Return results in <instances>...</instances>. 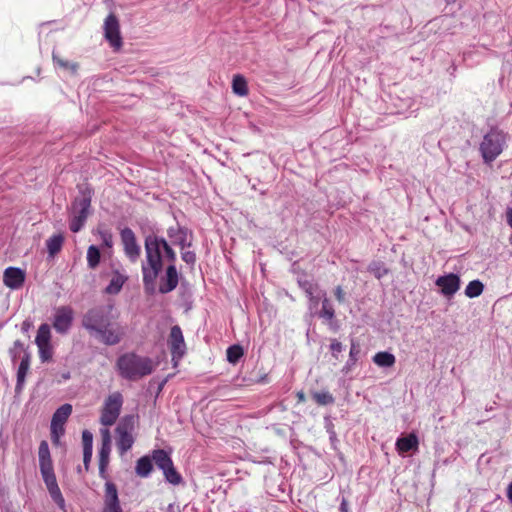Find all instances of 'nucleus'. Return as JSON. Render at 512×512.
<instances>
[{
    "mask_svg": "<svg viewBox=\"0 0 512 512\" xmlns=\"http://www.w3.org/2000/svg\"><path fill=\"white\" fill-rule=\"evenodd\" d=\"M491 410H493V406L486 407V411H491Z\"/></svg>",
    "mask_w": 512,
    "mask_h": 512,
    "instance_id": "64",
    "label": "nucleus"
},
{
    "mask_svg": "<svg viewBox=\"0 0 512 512\" xmlns=\"http://www.w3.org/2000/svg\"><path fill=\"white\" fill-rule=\"evenodd\" d=\"M72 322L73 310L71 307L61 306L57 308L54 316L53 327L58 333H67L72 325Z\"/></svg>",
    "mask_w": 512,
    "mask_h": 512,
    "instance_id": "13",
    "label": "nucleus"
},
{
    "mask_svg": "<svg viewBox=\"0 0 512 512\" xmlns=\"http://www.w3.org/2000/svg\"><path fill=\"white\" fill-rule=\"evenodd\" d=\"M165 480L172 485H179L182 483L183 478L180 473L175 469L174 464L171 463L163 470Z\"/></svg>",
    "mask_w": 512,
    "mask_h": 512,
    "instance_id": "29",
    "label": "nucleus"
},
{
    "mask_svg": "<svg viewBox=\"0 0 512 512\" xmlns=\"http://www.w3.org/2000/svg\"><path fill=\"white\" fill-rule=\"evenodd\" d=\"M506 133L498 127H492L483 137L480 152L485 163L493 162L503 151Z\"/></svg>",
    "mask_w": 512,
    "mask_h": 512,
    "instance_id": "4",
    "label": "nucleus"
},
{
    "mask_svg": "<svg viewBox=\"0 0 512 512\" xmlns=\"http://www.w3.org/2000/svg\"><path fill=\"white\" fill-rule=\"evenodd\" d=\"M72 413V405L65 403L56 409L52 416L51 420V428L55 430L56 426H59L60 433L64 434V424L68 420L69 416Z\"/></svg>",
    "mask_w": 512,
    "mask_h": 512,
    "instance_id": "16",
    "label": "nucleus"
},
{
    "mask_svg": "<svg viewBox=\"0 0 512 512\" xmlns=\"http://www.w3.org/2000/svg\"><path fill=\"white\" fill-rule=\"evenodd\" d=\"M113 315L112 305L92 307L83 314L81 326L87 331L89 336L92 337L105 322L113 320Z\"/></svg>",
    "mask_w": 512,
    "mask_h": 512,
    "instance_id": "5",
    "label": "nucleus"
},
{
    "mask_svg": "<svg viewBox=\"0 0 512 512\" xmlns=\"http://www.w3.org/2000/svg\"><path fill=\"white\" fill-rule=\"evenodd\" d=\"M98 234L102 240L103 246L107 248L113 247V234L107 229H98Z\"/></svg>",
    "mask_w": 512,
    "mask_h": 512,
    "instance_id": "42",
    "label": "nucleus"
},
{
    "mask_svg": "<svg viewBox=\"0 0 512 512\" xmlns=\"http://www.w3.org/2000/svg\"><path fill=\"white\" fill-rule=\"evenodd\" d=\"M340 511L348 512V501L343 497L340 503Z\"/></svg>",
    "mask_w": 512,
    "mask_h": 512,
    "instance_id": "55",
    "label": "nucleus"
},
{
    "mask_svg": "<svg viewBox=\"0 0 512 512\" xmlns=\"http://www.w3.org/2000/svg\"><path fill=\"white\" fill-rule=\"evenodd\" d=\"M135 422L136 419L134 415H125L120 419L115 428L116 445L120 456L126 454L135 442V438L133 436Z\"/></svg>",
    "mask_w": 512,
    "mask_h": 512,
    "instance_id": "6",
    "label": "nucleus"
},
{
    "mask_svg": "<svg viewBox=\"0 0 512 512\" xmlns=\"http://www.w3.org/2000/svg\"><path fill=\"white\" fill-rule=\"evenodd\" d=\"M298 284H299V286L304 290V292H305L306 290H309L312 286H314V285H315V284H314V283H312L310 280H308V279H302V278L298 279Z\"/></svg>",
    "mask_w": 512,
    "mask_h": 512,
    "instance_id": "53",
    "label": "nucleus"
},
{
    "mask_svg": "<svg viewBox=\"0 0 512 512\" xmlns=\"http://www.w3.org/2000/svg\"><path fill=\"white\" fill-rule=\"evenodd\" d=\"M39 468L40 470L51 469L53 467V461L50 454V449L47 441L43 440L39 444L38 449Z\"/></svg>",
    "mask_w": 512,
    "mask_h": 512,
    "instance_id": "19",
    "label": "nucleus"
},
{
    "mask_svg": "<svg viewBox=\"0 0 512 512\" xmlns=\"http://www.w3.org/2000/svg\"><path fill=\"white\" fill-rule=\"evenodd\" d=\"M179 283V273L175 264H169L163 275L159 278L158 291L161 294H168L176 289Z\"/></svg>",
    "mask_w": 512,
    "mask_h": 512,
    "instance_id": "12",
    "label": "nucleus"
},
{
    "mask_svg": "<svg viewBox=\"0 0 512 512\" xmlns=\"http://www.w3.org/2000/svg\"><path fill=\"white\" fill-rule=\"evenodd\" d=\"M418 437L414 433H410L404 437H400L396 441V448L399 453H407L418 449Z\"/></svg>",
    "mask_w": 512,
    "mask_h": 512,
    "instance_id": "18",
    "label": "nucleus"
},
{
    "mask_svg": "<svg viewBox=\"0 0 512 512\" xmlns=\"http://www.w3.org/2000/svg\"><path fill=\"white\" fill-rule=\"evenodd\" d=\"M59 437H60L59 435H57V436H51V439H52V441H53L55 444H57V443L59 442Z\"/></svg>",
    "mask_w": 512,
    "mask_h": 512,
    "instance_id": "61",
    "label": "nucleus"
},
{
    "mask_svg": "<svg viewBox=\"0 0 512 512\" xmlns=\"http://www.w3.org/2000/svg\"><path fill=\"white\" fill-rule=\"evenodd\" d=\"M102 512H123V510L119 501L115 503H106V505H103Z\"/></svg>",
    "mask_w": 512,
    "mask_h": 512,
    "instance_id": "48",
    "label": "nucleus"
},
{
    "mask_svg": "<svg viewBox=\"0 0 512 512\" xmlns=\"http://www.w3.org/2000/svg\"><path fill=\"white\" fill-rule=\"evenodd\" d=\"M315 289H316V285L312 286L309 290L305 291V293H306L307 297L309 298V300H313Z\"/></svg>",
    "mask_w": 512,
    "mask_h": 512,
    "instance_id": "57",
    "label": "nucleus"
},
{
    "mask_svg": "<svg viewBox=\"0 0 512 512\" xmlns=\"http://www.w3.org/2000/svg\"><path fill=\"white\" fill-rule=\"evenodd\" d=\"M40 473H41L42 479L46 485L47 490L52 487L58 486L54 468L40 470Z\"/></svg>",
    "mask_w": 512,
    "mask_h": 512,
    "instance_id": "37",
    "label": "nucleus"
},
{
    "mask_svg": "<svg viewBox=\"0 0 512 512\" xmlns=\"http://www.w3.org/2000/svg\"><path fill=\"white\" fill-rule=\"evenodd\" d=\"M344 350V346L337 339H331L330 342V351L332 353L333 358L336 360L339 359V354Z\"/></svg>",
    "mask_w": 512,
    "mask_h": 512,
    "instance_id": "44",
    "label": "nucleus"
},
{
    "mask_svg": "<svg viewBox=\"0 0 512 512\" xmlns=\"http://www.w3.org/2000/svg\"><path fill=\"white\" fill-rule=\"evenodd\" d=\"M120 239L126 257L135 263L141 255V247L137 242L136 235L129 227H125L120 231Z\"/></svg>",
    "mask_w": 512,
    "mask_h": 512,
    "instance_id": "9",
    "label": "nucleus"
},
{
    "mask_svg": "<svg viewBox=\"0 0 512 512\" xmlns=\"http://www.w3.org/2000/svg\"><path fill=\"white\" fill-rule=\"evenodd\" d=\"M373 361L380 367H391L395 364V356L390 352H378L374 355Z\"/></svg>",
    "mask_w": 512,
    "mask_h": 512,
    "instance_id": "24",
    "label": "nucleus"
},
{
    "mask_svg": "<svg viewBox=\"0 0 512 512\" xmlns=\"http://www.w3.org/2000/svg\"><path fill=\"white\" fill-rule=\"evenodd\" d=\"M125 336V327L117 321V316L113 315V320L105 322L91 338L106 346H116Z\"/></svg>",
    "mask_w": 512,
    "mask_h": 512,
    "instance_id": "7",
    "label": "nucleus"
},
{
    "mask_svg": "<svg viewBox=\"0 0 512 512\" xmlns=\"http://www.w3.org/2000/svg\"><path fill=\"white\" fill-rule=\"evenodd\" d=\"M319 318L331 322L335 317V310L327 297L322 300V307L318 313Z\"/></svg>",
    "mask_w": 512,
    "mask_h": 512,
    "instance_id": "28",
    "label": "nucleus"
},
{
    "mask_svg": "<svg viewBox=\"0 0 512 512\" xmlns=\"http://www.w3.org/2000/svg\"><path fill=\"white\" fill-rule=\"evenodd\" d=\"M126 278L120 274H116L110 280L109 285L106 287L105 291L108 294H117L122 289Z\"/></svg>",
    "mask_w": 512,
    "mask_h": 512,
    "instance_id": "33",
    "label": "nucleus"
},
{
    "mask_svg": "<svg viewBox=\"0 0 512 512\" xmlns=\"http://www.w3.org/2000/svg\"><path fill=\"white\" fill-rule=\"evenodd\" d=\"M123 404V397L119 392L110 394L101 411L100 423L103 426H112L120 415Z\"/></svg>",
    "mask_w": 512,
    "mask_h": 512,
    "instance_id": "8",
    "label": "nucleus"
},
{
    "mask_svg": "<svg viewBox=\"0 0 512 512\" xmlns=\"http://www.w3.org/2000/svg\"><path fill=\"white\" fill-rule=\"evenodd\" d=\"M111 452V445L101 444L99 449V463L109 464V455Z\"/></svg>",
    "mask_w": 512,
    "mask_h": 512,
    "instance_id": "45",
    "label": "nucleus"
},
{
    "mask_svg": "<svg viewBox=\"0 0 512 512\" xmlns=\"http://www.w3.org/2000/svg\"><path fill=\"white\" fill-rule=\"evenodd\" d=\"M100 259H101V253H100L99 248L95 245H90L87 250L88 267L91 269H95L99 265Z\"/></svg>",
    "mask_w": 512,
    "mask_h": 512,
    "instance_id": "31",
    "label": "nucleus"
},
{
    "mask_svg": "<svg viewBox=\"0 0 512 512\" xmlns=\"http://www.w3.org/2000/svg\"><path fill=\"white\" fill-rule=\"evenodd\" d=\"M334 294L338 302L343 303L345 301V292L341 286L335 288Z\"/></svg>",
    "mask_w": 512,
    "mask_h": 512,
    "instance_id": "52",
    "label": "nucleus"
},
{
    "mask_svg": "<svg viewBox=\"0 0 512 512\" xmlns=\"http://www.w3.org/2000/svg\"><path fill=\"white\" fill-rule=\"evenodd\" d=\"M173 360H179L185 353V342L181 328L175 325L170 330L168 340Z\"/></svg>",
    "mask_w": 512,
    "mask_h": 512,
    "instance_id": "14",
    "label": "nucleus"
},
{
    "mask_svg": "<svg viewBox=\"0 0 512 512\" xmlns=\"http://www.w3.org/2000/svg\"><path fill=\"white\" fill-rule=\"evenodd\" d=\"M152 461L156 464V466L160 470H164L166 467H168L171 463H173L170 455L168 452H166L163 449H156L152 452Z\"/></svg>",
    "mask_w": 512,
    "mask_h": 512,
    "instance_id": "22",
    "label": "nucleus"
},
{
    "mask_svg": "<svg viewBox=\"0 0 512 512\" xmlns=\"http://www.w3.org/2000/svg\"><path fill=\"white\" fill-rule=\"evenodd\" d=\"M360 353H361L360 344L356 340L352 339L351 345H350V351H349V358L342 369L343 372L348 373L349 371L352 370V368L356 365V363L359 359Z\"/></svg>",
    "mask_w": 512,
    "mask_h": 512,
    "instance_id": "20",
    "label": "nucleus"
},
{
    "mask_svg": "<svg viewBox=\"0 0 512 512\" xmlns=\"http://www.w3.org/2000/svg\"><path fill=\"white\" fill-rule=\"evenodd\" d=\"M484 285L480 280H472L465 288V295L468 298H476L482 294Z\"/></svg>",
    "mask_w": 512,
    "mask_h": 512,
    "instance_id": "32",
    "label": "nucleus"
},
{
    "mask_svg": "<svg viewBox=\"0 0 512 512\" xmlns=\"http://www.w3.org/2000/svg\"><path fill=\"white\" fill-rule=\"evenodd\" d=\"M298 398L300 401H303L304 400V393L303 392H299L298 393Z\"/></svg>",
    "mask_w": 512,
    "mask_h": 512,
    "instance_id": "62",
    "label": "nucleus"
},
{
    "mask_svg": "<svg viewBox=\"0 0 512 512\" xmlns=\"http://www.w3.org/2000/svg\"><path fill=\"white\" fill-rule=\"evenodd\" d=\"M104 36L109 44L115 48L119 49L122 46V37L120 34V25L118 18L115 14L110 13L105 21H104Z\"/></svg>",
    "mask_w": 512,
    "mask_h": 512,
    "instance_id": "10",
    "label": "nucleus"
},
{
    "mask_svg": "<svg viewBox=\"0 0 512 512\" xmlns=\"http://www.w3.org/2000/svg\"><path fill=\"white\" fill-rule=\"evenodd\" d=\"M25 352H28L24 346V343L20 340H16L13 343V346L9 349V355L13 363L16 362L18 358H21L22 354L25 355Z\"/></svg>",
    "mask_w": 512,
    "mask_h": 512,
    "instance_id": "36",
    "label": "nucleus"
},
{
    "mask_svg": "<svg viewBox=\"0 0 512 512\" xmlns=\"http://www.w3.org/2000/svg\"><path fill=\"white\" fill-rule=\"evenodd\" d=\"M507 223L512 228V208H508L506 211Z\"/></svg>",
    "mask_w": 512,
    "mask_h": 512,
    "instance_id": "56",
    "label": "nucleus"
},
{
    "mask_svg": "<svg viewBox=\"0 0 512 512\" xmlns=\"http://www.w3.org/2000/svg\"><path fill=\"white\" fill-rule=\"evenodd\" d=\"M172 243L178 245L181 250L190 248L192 246V232L186 227L184 230H181L178 237H176Z\"/></svg>",
    "mask_w": 512,
    "mask_h": 512,
    "instance_id": "25",
    "label": "nucleus"
},
{
    "mask_svg": "<svg viewBox=\"0 0 512 512\" xmlns=\"http://www.w3.org/2000/svg\"><path fill=\"white\" fill-rule=\"evenodd\" d=\"M53 62L61 68L70 69L72 73H76L78 65L69 61L63 60L55 52L52 53Z\"/></svg>",
    "mask_w": 512,
    "mask_h": 512,
    "instance_id": "40",
    "label": "nucleus"
},
{
    "mask_svg": "<svg viewBox=\"0 0 512 512\" xmlns=\"http://www.w3.org/2000/svg\"><path fill=\"white\" fill-rule=\"evenodd\" d=\"M63 378L64 379H69L70 378V373L63 374Z\"/></svg>",
    "mask_w": 512,
    "mask_h": 512,
    "instance_id": "63",
    "label": "nucleus"
},
{
    "mask_svg": "<svg viewBox=\"0 0 512 512\" xmlns=\"http://www.w3.org/2000/svg\"><path fill=\"white\" fill-rule=\"evenodd\" d=\"M25 276V272L21 268L8 267L4 271L3 282L8 288L16 290L23 286Z\"/></svg>",
    "mask_w": 512,
    "mask_h": 512,
    "instance_id": "15",
    "label": "nucleus"
},
{
    "mask_svg": "<svg viewBox=\"0 0 512 512\" xmlns=\"http://www.w3.org/2000/svg\"><path fill=\"white\" fill-rule=\"evenodd\" d=\"M435 284L440 288V292L444 297L451 298L460 289L461 279L459 275L449 273L439 276Z\"/></svg>",
    "mask_w": 512,
    "mask_h": 512,
    "instance_id": "11",
    "label": "nucleus"
},
{
    "mask_svg": "<svg viewBox=\"0 0 512 512\" xmlns=\"http://www.w3.org/2000/svg\"><path fill=\"white\" fill-rule=\"evenodd\" d=\"M368 271L371 272L377 279H381L388 273V269L382 262H372L368 266Z\"/></svg>",
    "mask_w": 512,
    "mask_h": 512,
    "instance_id": "39",
    "label": "nucleus"
},
{
    "mask_svg": "<svg viewBox=\"0 0 512 512\" xmlns=\"http://www.w3.org/2000/svg\"><path fill=\"white\" fill-rule=\"evenodd\" d=\"M31 355L29 352H25V355H22L21 361L17 370V379L15 391L20 393L24 387L25 378L30 368Z\"/></svg>",
    "mask_w": 512,
    "mask_h": 512,
    "instance_id": "17",
    "label": "nucleus"
},
{
    "mask_svg": "<svg viewBox=\"0 0 512 512\" xmlns=\"http://www.w3.org/2000/svg\"><path fill=\"white\" fill-rule=\"evenodd\" d=\"M35 343L37 346L51 344V329L48 324L43 323L39 326Z\"/></svg>",
    "mask_w": 512,
    "mask_h": 512,
    "instance_id": "23",
    "label": "nucleus"
},
{
    "mask_svg": "<svg viewBox=\"0 0 512 512\" xmlns=\"http://www.w3.org/2000/svg\"><path fill=\"white\" fill-rule=\"evenodd\" d=\"M48 492H49L51 499L55 502V504L59 507V509H61L63 512H66L67 510H66L65 499L62 495V492H61L59 486L52 487V488L48 489Z\"/></svg>",
    "mask_w": 512,
    "mask_h": 512,
    "instance_id": "35",
    "label": "nucleus"
},
{
    "mask_svg": "<svg viewBox=\"0 0 512 512\" xmlns=\"http://www.w3.org/2000/svg\"><path fill=\"white\" fill-rule=\"evenodd\" d=\"M153 470L152 460L149 456L140 457L135 466V472L138 476L146 478Z\"/></svg>",
    "mask_w": 512,
    "mask_h": 512,
    "instance_id": "21",
    "label": "nucleus"
},
{
    "mask_svg": "<svg viewBox=\"0 0 512 512\" xmlns=\"http://www.w3.org/2000/svg\"><path fill=\"white\" fill-rule=\"evenodd\" d=\"M79 195L75 197L71 204L72 217L69 222V228L72 232H79L85 225L90 214L92 190L88 186H79Z\"/></svg>",
    "mask_w": 512,
    "mask_h": 512,
    "instance_id": "3",
    "label": "nucleus"
},
{
    "mask_svg": "<svg viewBox=\"0 0 512 512\" xmlns=\"http://www.w3.org/2000/svg\"><path fill=\"white\" fill-rule=\"evenodd\" d=\"M312 397L318 405H330L335 401L333 395L328 391L315 392Z\"/></svg>",
    "mask_w": 512,
    "mask_h": 512,
    "instance_id": "38",
    "label": "nucleus"
},
{
    "mask_svg": "<svg viewBox=\"0 0 512 512\" xmlns=\"http://www.w3.org/2000/svg\"><path fill=\"white\" fill-rule=\"evenodd\" d=\"M39 350V358L41 362H48L52 359L53 356V347L51 344L49 345H40L37 346Z\"/></svg>",
    "mask_w": 512,
    "mask_h": 512,
    "instance_id": "41",
    "label": "nucleus"
},
{
    "mask_svg": "<svg viewBox=\"0 0 512 512\" xmlns=\"http://www.w3.org/2000/svg\"><path fill=\"white\" fill-rule=\"evenodd\" d=\"M63 242H64V238L62 235L57 234V235L51 236L46 241V246H47L49 255L54 256L55 254H57L61 250Z\"/></svg>",
    "mask_w": 512,
    "mask_h": 512,
    "instance_id": "27",
    "label": "nucleus"
},
{
    "mask_svg": "<svg viewBox=\"0 0 512 512\" xmlns=\"http://www.w3.org/2000/svg\"><path fill=\"white\" fill-rule=\"evenodd\" d=\"M107 467H108V464L107 463H99V476L100 478L109 481L108 478V474H107Z\"/></svg>",
    "mask_w": 512,
    "mask_h": 512,
    "instance_id": "50",
    "label": "nucleus"
},
{
    "mask_svg": "<svg viewBox=\"0 0 512 512\" xmlns=\"http://www.w3.org/2000/svg\"><path fill=\"white\" fill-rule=\"evenodd\" d=\"M310 302H312L314 305H317V304H318V302H319V297H317V296H315V295H314V296H313V300H310Z\"/></svg>",
    "mask_w": 512,
    "mask_h": 512,
    "instance_id": "60",
    "label": "nucleus"
},
{
    "mask_svg": "<svg viewBox=\"0 0 512 512\" xmlns=\"http://www.w3.org/2000/svg\"><path fill=\"white\" fill-rule=\"evenodd\" d=\"M186 227L176 225L171 226L167 229V235L168 237L173 241L178 235L180 234L181 230H184Z\"/></svg>",
    "mask_w": 512,
    "mask_h": 512,
    "instance_id": "47",
    "label": "nucleus"
},
{
    "mask_svg": "<svg viewBox=\"0 0 512 512\" xmlns=\"http://www.w3.org/2000/svg\"><path fill=\"white\" fill-rule=\"evenodd\" d=\"M32 326H33L32 321L29 319H26L23 321V323L21 325V331L26 334L29 332V330L32 328Z\"/></svg>",
    "mask_w": 512,
    "mask_h": 512,
    "instance_id": "54",
    "label": "nucleus"
},
{
    "mask_svg": "<svg viewBox=\"0 0 512 512\" xmlns=\"http://www.w3.org/2000/svg\"><path fill=\"white\" fill-rule=\"evenodd\" d=\"M233 92L238 96H246L248 94V87L245 78L241 75H235L232 81Z\"/></svg>",
    "mask_w": 512,
    "mask_h": 512,
    "instance_id": "30",
    "label": "nucleus"
},
{
    "mask_svg": "<svg viewBox=\"0 0 512 512\" xmlns=\"http://www.w3.org/2000/svg\"><path fill=\"white\" fill-rule=\"evenodd\" d=\"M82 445L83 450L93 451V434L89 430H83L82 432Z\"/></svg>",
    "mask_w": 512,
    "mask_h": 512,
    "instance_id": "43",
    "label": "nucleus"
},
{
    "mask_svg": "<svg viewBox=\"0 0 512 512\" xmlns=\"http://www.w3.org/2000/svg\"><path fill=\"white\" fill-rule=\"evenodd\" d=\"M145 261L142 263V279L146 292L153 293L156 280L163 269V260L175 264L177 255L166 239L153 230L144 234Z\"/></svg>",
    "mask_w": 512,
    "mask_h": 512,
    "instance_id": "1",
    "label": "nucleus"
},
{
    "mask_svg": "<svg viewBox=\"0 0 512 512\" xmlns=\"http://www.w3.org/2000/svg\"><path fill=\"white\" fill-rule=\"evenodd\" d=\"M102 443L106 445H111V435L108 429L101 430Z\"/></svg>",
    "mask_w": 512,
    "mask_h": 512,
    "instance_id": "51",
    "label": "nucleus"
},
{
    "mask_svg": "<svg viewBox=\"0 0 512 512\" xmlns=\"http://www.w3.org/2000/svg\"><path fill=\"white\" fill-rule=\"evenodd\" d=\"M227 360L231 364H236L244 355V350L239 344H234L227 349Z\"/></svg>",
    "mask_w": 512,
    "mask_h": 512,
    "instance_id": "34",
    "label": "nucleus"
},
{
    "mask_svg": "<svg viewBox=\"0 0 512 512\" xmlns=\"http://www.w3.org/2000/svg\"><path fill=\"white\" fill-rule=\"evenodd\" d=\"M507 497L510 500V502L512 503V482L508 485Z\"/></svg>",
    "mask_w": 512,
    "mask_h": 512,
    "instance_id": "58",
    "label": "nucleus"
},
{
    "mask_svg": "<svg viewBox=\"0 0 512 512\" xmlns=\"http://www.w3.org/2000/svg\"><path fill=\"white\" fill-rule=\"evenodd\" d=\"M182 260L190 266H194L196 263V254L193 251L182 250L181 252Z\"/></svg>",
    "mask_w": 512,
    "mask_h": 512,
    "instance_id": "46",
    "label": "nucleus"
},
{
    "mask_svg": "<svg viewBox=\"0 0 512 512\" xmlns=\"http://www.w3.org/2000/svg\"><path fill=\"white\" fill-rule=\"evenodd\" d=\"M92 454H93L92 450H83V464H84L85 470L89 469L90 462L92 459Z\"/></svg>",
    "mask_w": 512,
    "mask_h": 512,
    "instance_id": "49",
    "label": "nucleus"
},
{
    "mask_svg": "<svg viewBox=\"0 0 512 512\" xmlns=\"http://www.w3.org/2000/svg\"><path fill=\"white\" fill-rule=\"evenodd\" d=\"M119 375L129 381H137L154 371L151 358L140 356L134 352L124 353L116 361Z\"/></svg>",
    "mask_w": 512,
    "mask_h": 512,
    "instance_id": "2",
    "label": "nucleus"
},
{
    "mask_svg": "<svg viewBox=\"0 0 512 512\" xmlns=\"http://www.w3.org/2000/svg\"><path fill=\"white\" fill-rule=\"evenodd\" d=\"M57 435H59V436H60V435H62V434L60 433L59 426H56V427H55V430H53V428H51V436H57Z\"/></svg>",
    "mask_w": 512,
    "mask_h": 512,
    "instance_id": "59",
    "label": "nucleus"
},
{
    "mask_svg": "<svg viewBox=\"0 0 512 512\" xmlns=\"http://www.w3.org/2000/svg\"><path fill=\"white\" fill-rule=\"evenodd\" d=\"M119 496H118V490H117V486L111 482V481H107L105 483V490H104V504L103 505H106V503H115V502H119Z\"/></svg>",
    "mask_w": 512,
    "mask_h": 512,
    "instance_id": "26",
    "label": "nucleus"
}]
</instances>
